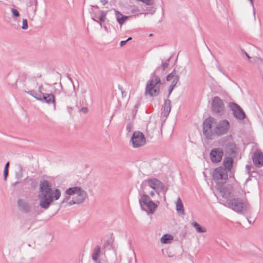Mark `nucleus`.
I'll use <instances>...</instances> for the list:
<instances>
[{"label":"nucleus","instance_id":"nucleus-31","mask_svg":"<svg viewBox=\"0 0 263 263\" xmlns=\"http://www.w3.org/2000/svg\"><path fill=\"white\" fill-rule=\"evenodd\" d=\"M28 26L27 24V20L26 19H23V25L22 26V28L23 30H26L27 29Z\"/></svg>","mask_w":263,"mask_h":263},{"label":"nucleus","instance_id":"nucleus-36","mask_svg":"<svg viewBox=\"0 0 263 263\" xmlns=\"http://www.w3.org/2000/svg\"><path fill=\"white\" fill-rule=\"evenodd\" d=\"M241 51L242 53H243L244 55H245L248 60H250L251 59V58L249 55V54L243 49H241Z\"/></svg>","mask_w":263,"mask_h":263},{"label":"nucleus","instance_id":"nucleus-19","mask_svg":"<svg viewBox=\"0 0 263 263\" xmlns=\"http://www.w3.org/2000/svg\"><path fill=\"white\" fill-rule=\"evenodd\" d=\"M115 15L118 23L120 25H123L125 21L128 18V16L123 15L118 10H115Z\"/></svg>","mask_w":263,"mask_h":263},{"label":"nucleus","instance_id":"nucleus-54","mask_svg":"<svg viewBox=\"0 0 263 263\" xmlns=\"http://www.w3.org/2000/svg\"><path fill=\"white\" fill-rule=\"evenodd\" d=\"M17 183H18V182H16L14 183V184H17Z\"/></svg>","mask_w":263,"mask_h":263},{"label":"nucleus","instance_id":"nucleus-50","mask_svg":"<svg viewBox=\"0 0 263 263\" xmlns=\"http://www.w3.org/2000/svg\"><path fill=\"white\" fill-rule=\"evenodd\" d=\"M252 6H253V0H249Z\"/></svg>","mask_w":263,"mask_h":263},{"label":"nucleus","instance_id":"nucleus-32","mask_svg":"<svg viewBox=\"0 0 263 263\" xmlns=\"http://www.w3.org/2000/svg\"><path fill=\"white\" fill-rule=\"evenodd\" d=\"M168 61L169 60H168L167 62L162 63V67L163 71L165 70L166 68H167L168 66Z\"/></svg>","mask_w":263,"mask_h":263},{"label":"nucleus","instance_id":"nucleus-47","mask_svg":"<svg viewBox=\"0 0 263 263\" xmlns=\"http://www.w3.org/2000/svg\"><path fill=\"white\" fill-rule=\"evenodd\" d=\"M251 167V166H249L248 165H246V168L248 170V171H250V168Z\"/></svg>","mask_w":263,"mask_h":263},{"label":"nucleus","instance_id":"nucleus-49","mask_svg":"<svg viewBox=\"0 0 263 263\" xmlns=\"http://www.w3.org/2000/svg\"><path fill=\"white\" fill-rule=\"evenodd\" d=\"M132 40V37H129L126 41H127V42L128 41H130Z\"/></svg>","mask_w":263,"mask_h":263},{"label":"nucleus","instance_id":"nucleus-27","mask_svg":"<svg viewBox=\"0 0 263 263\" xmlns=\"http://www.w3.org/2000/svg\"><path fill=\"white\" fill-rule=\"evenodd\" d=\"M155 128H156L155 124L153 122H149L147 125L146 130L147 133H152Z\"/></svg>","mask_w":263,"mask_h":263},{"label":"nucleus","instance_id":"nucleus-16","mask_svg":"<svg viewBox=\"0 0 263 263\" xmlns=\"http://www.w3.org/2000/svg\"><path fill=\"white\" fill-rule=\"evenodd\" d=\"M17 205L19 210L23 213H27L30 211V206L25 199H18Z\"/></svg>","mask_w":263,"mask_h":263},{"label":"nucleus","instance_id":"nucleus-34","mask_svg":"<svg viewBox=\"0 0 263 263\" xmlns=\"http://www.w3.org/2000/svg\"><path fill=\"white\" fill-rule=\"evenodd\" d=\"M69 196L70 195H67V196L64 197V198L63 199V200L62 202L63 203H64L65 202H67L68 203L69 202L68 201L70 200V196Z\"/></svg>","mask_w":263,"mask_h":263},{"label":"nucleus","instance_id":"nucleus-20","mask_svg":"<svg viewBox=\"0 0 263 263\" xmlns=\"http://www.w3.org/2000/svg\"><path fill=\"white\" fill-rule=\"evenodd\" d=\"M107 14V12L105 11H100V16L99 17V21L95 19V17L97 18V15L96 14H93V17L92 19L93 21L97 22L99 24L100 26L102 27V23H103L106 20V16Z\"/></svg>","mask_w":263,"mask_h":263},{"label":"nucleus","instance_id":"nucleus-7","mask_svg":"<svg viewBox=\"0 0 263 263\" xmlns=\"http://www.w3.org/2000/svg\"><path fill=\"white\" fill-rule=\"evenodd\" d=\"M134 148L142 147L146 143V139L143 134L139 131L134 132L130 140Z\"/></svg>","mask_w":263,"mask_h":263},{"label":"nucleus","instance_id":"nucleus-45","mask_svg":"<svg viewBox=\"0 0 263 263\" xmlns=\"http://www.w3.org/2000/svg\"><path fill=\"white\" fill-rule=\"evenodd\" d=\"M36 77L37 78H41L42 77V74L41 73H37L36 76Z\"/></svg>","mask_w":263,"mask_h":263},{"label":"nucleus","instance_id":"nucleus-15","mask_svg":"<svg viewBox=\"0 0 263 263\" xmlns=\"http://www.w3.org/2000/svg\"><path fill=\"white\" fill-rule=\"evenodd\" d=\"M146 183H147L151 188L157 192L159 189L162 187L163 186V183L156 178H153L148 179L147 180H145L141 184V186L144 185V184H146Z\"/></svg>","mask_w":263,"mask_h":263},{"label":"nucleus","instance_id":"nucleus-41","mask_svg":"<svg viewBox=\"0 0 263 263\" xmlns=\"http://www.w3.org/2000/svg\"><path fill=\"white\" fill-rule=\"evenodd\" d=\"M100 2L103 5H105L108 3V1L107 0H100Z\"/></svg>","mask_w":263,"mask_h":263},{"label":"nucleus","instance_id":"nucleus-26","mask_svg":"<svg viewBox=\"0 0 263 263\" xmlns=\"http://www.w3.org/2000/svg\"><path fill=\"white\" fill-rule=\"evenodd\" d=\"M191 224L196 229L197 232L198 233H204L206 232L205 228L201 227L199 223L195 221L192 222Z\"/></svg>","mask_w":263,"mask_h":263},{"label":"nucleus","instance_id":"nucleus-2","mask_svg":"<svg viewBox=\"0 0 263 263\" xmlns=\"http://www.w3.org/2000/svg\"><path fill=\"white\" fill-rule=\"evenodd\" d=\"M65 194L73 196L72 199L68 202V205L82 204L88 197L87 192L79 186H73L67 189L65 191Z\"/></svg>","mask_w":263,"mask_h":263},{"label":"nucleus","instance_id":"nucleus-38","mask_svg":"<svg viewBox=\"0 0 263 263\" xmlns=\"http://www.w3.org/2000/svg\"><path fill=\"white\" fill-rule=\"evenodd\" d=\"M174 87L173 86H170V87H169V89H168V97L170 96V95H171L172 90H173Z\"/></svg>","mask_w":263,"mask_h":263},{"label":"nucleus","instance_id":"nucleus-11","mask_svg":"<svg viewBox=\"0 0 263 263\" xmlns=\"http://www.w3.org/2000/svg\"><path fill=\"white\" fill-rule=\"evenodd\" d=\"M223 156V151L220 148H213L210 154L211 161L213 163H217L220 162Z\"/></svg>","mask_w":263,"mask_h":263},{"label":"nucleus","instance_id":"nucleus-23","mask_svg":"<svg viewBox=\"0 0 263 263\" xmlns=\"http://www.w3.org/2000/svg\"><path fill=\"white\" fill-rule=\"evenodd\" d=\"M223 165L228 171H231L233 163V160L231 157H226L223 162Z\"/></svg>","mask_w":263,"mask_h":263},{"label":"nucleus","instance_id":"nucleus-39","mask_svg":"<svg viewBox=\"0 0 263 263\" xmlns=\"http://www.w3.org/2000/svg\"><path fill=\"white\" fill-rule=\"evenodd\" d=\"M81 111L84 112V113H85V114H86L88 111V109H87V107H82L81 108Z\"/></svg>","mask_w":263,"mask_h":263},{"label":"nucleus","instance_id":"nucleus-46","mask_svg":"<svg viewBox=\"0 0 263 263\" xmlns=\"http://www.w3.org/2000/svg\"><path fill=\"white\" fill-rule=\"evenodd\" d=\"M149 194L152 196H154L155 195V192L154 191H151Z\"/></svg>","mask_w":263,"mask_h":263},{"label":"nucleus","instance_id":"nucleus-44","mask_svg":"<svg viewBox=\"0 0 263 263\" xmlns=\"http://www.w3.org/2000/svg\"><path fill=\"white\" fill-rule=\"evenodd\" d=\"M81 92H82V94H83V93H84L86 92H87V90H86V89L83 88V89H81Z\"/></svg>","mask_w":263,"mask_h":263},{"label":"nucleus","instance_id":"nucleus-42","mask_svg":"<svg viewBox=\"0 0 263 263\" xmlns=\"http://www.w3.org/2000/svg\"><path fill=\"white\" fill-rule=\"evenodd\" d=\"M9 166V162H8L6 164V165H5V166L4 170H8Z\"/></svg>","mask_w":263,"mask_h":263},{"label":"nucleus","instance_id":"nucleus-53","mask_svg":"<svg viewBox=\"0 0 263 263\" xmlns=\"http://www.w3.org/2000/svg\"><path fill=\"white\" fill-rule=\"evenodd\" d=\"M135 107L137 108V107H138V105H137V104H136V105H135Z\"/></svg>","mask_w":263,"mask_h":263},{"label":"nucleus","instance_id":"nucleus-14","mask_svg":"<svg viewBox=\"0 0 263 263\" xmlns=\"http://www.w3.org/2000/svg\"><path fill=\"white\" fill-rule=\"evenodd\" d=\"M252 160L255 166L260 167L263 166V154L260 150L257 149L254 152Z\"/></svg>","mask_w":263,"mask_h":263},{"label":"nucleus","instance_id":"nucleus-8","mask_svg":"<svg viewBox=\"0 0 263 263\" xmlns=\"http://www.w3.org/2000/svg\"><path fill=\"white\" fill-rule=\"evenodd\" d=\"M224 104L218 97H215L212 102V109L214 114L221 116L224 112Z\"/></svg>","mask_w":263,"mask_h":263},{"label":"nucleus","instance_id":"nucleus-5","mask_svg":"<svg viewBox=\"0 0 263 263\" xmlns=\"http://www.w3.org/2000/svg\"><path fill=\"white\" fill-rule=\"evenodd\" d=\"M216 121L213 117L206 118L203 122V133L208 139H213L216 136Z\"/></svg>","mask_w":263,"mask_h":263},{"label":"nucleus","instance_id":"nucleus-1","mask_svg":"<svg viewBox=\"0 0 263 263\" xmlns=\"http://www.w3.org/2000/svg\"><path fill=\"white\" fill-rule=\"evenodd\" d=\"M39 190L41 194L39 195V205L44 209H47L54 200H58L61 195L58 189L53 190L48 180L41 181L39 185Z\"/></svg>","mask_w":263,"mask_h":263},{"label":"nucleus","instance_id":"nucleus-17","mask_svg":"<svg viewBox=\"0 0 263 263\" xmlns=\"http://www.w3.org/2000/svg\"><path fill=\"white\" fill-rule=\"evenodd\" d=\"M171 101L168 99L164 100L163 110L161 112L162 115L164 117L167 118L171 111Z\"/></svg>","mask_w":263,"mask_h":263},{"label":"nucleus","instance_id":"nucleus-24","mask_svg":"<svg viewBox=\"0 0 263 263\" xmlns=\"http://www.w3.org/2000/svg\"><path fill=\"white\" fill-rule=\"evenodd\" d=\"M101 252L100 247L98 246H96L94 248L93 252L92 254V258L94 261L96 262H97L98 260V258L100 256Z\"/></svg>","mask_w":263,"mask_h":263},{"label":"nucleus","instance_id":"nucleus-25","mask_svg":"<svg viewBox=\"0 0 263 263\" xmlns=\"http://www.w3.org/2000/svg\"><path fill=\"white\" fill-rule=\"evenodd\" d=\"M173 237L172 235L169 234H165L162 236L161 238V242L162 243H169L172 240Z\"/></svg>","mask_w":263,"mask_h":263},{"label":"nucleus","instance_id":"nucleus-18","mask_svg":"<svg viewBox=\"0 0 263 263\" xmlns=\"http://www.w3.org/2000/svg\"><path fill=\"white\" fill-rule=\"evenodd\" d=\"M179 80V76L176 74V71L173 70L171 73H170L166 77V80L167 81H172L171 86L175 87L177 83L178 82Z\"/></svg>","mask_w":263,"mask_h":263},{"label":"nucleus","instance_id":"nucleus-21","mask_svg":"<svg viewBox=\"0 0 263 263\" xmlns=\"http://www.w3.org/2000/svg\"><path fill=\"white\" fill-rule=\"evenodd\" d=\"M224 147L226 152L228 154L231 155L235 153L236 146L233 142H229L227 143Z\"/></svg>","mask_w":263,"mask_h":263},{"label":"nucleus","instance_id":"nucleus-30","mask_svg":"<svg viewBox=\"0 0 263 263\" xmlns=\"http://www.w3.org/2000/svg\"><path fill=\"white\" fill-rule=\"evenodd\" d=\"M11 10L13 17H18L20 16V13L16 9L11 8Z\"/></svg>","mask_w":263,"mask_h":263},{"label":"nucleus","instance_id":"nucleus-22","mask_svg":"<svg viewBox=\"0 0 263 263\" xmlns=\"http://www.w3.org/2000/svg\"><path fill=\"white\" fill-rule=\"evenodd\" d=\"M176 211L177 213L181 215H184V211L183 209V203L180 198L179 197L177 199V201L176 203Z\"/></svg>","mask_w":263,"mask_h":263},{"label":"nucleus","instance_id":"nucleus-4","mask_svg":"<svg viewBox=\"0 0 263 263\" xmlns=\"http://www.w3.org/2000/svg\"><path fill=\"white\" fill-rule=\"evenodd\" d=\"M227 206L238 213L245 214L248 210L249 204L246 199L234 198L228 201Z\"/></svg>","mask_w":263,"mask_h":263},{"label":"nucleus","instance_id":"nucleus-3","mask_svg":"<svg viewBox=\"0 0 263 263\" xmlns=\"http://www.w3.org/2000/svg\"><path fill=\"white\" fill-rule=\"evenodd\" d=\"M157 70H156L151 76V78L146 84L145 95L149 97H156L160 92L161 82L160 78L156 76Z\"/></svg>","mask_w":263,"mask_h":263},{"label":"nucleus","instance_id":"nucleus-33","mask_svg":"<svg viewBox=\"0 0 263 263\" xmlns=\"http://www.w3.org/2000/svg\"><path fill=\"white\" fill-rule=\"evenodd\" d=\"M96 263H108L106 258H102L100 259Z\"/></svg>","mask_w":263,"mask_h":263},{"label":"nucleus","instance_id":"nucleus-13","mask_svg":"<svg viewBox=\"0 0 263 263\" xmlns=\"http://www.w3.org/2000/svg\"><path fill=\"white\" fill-rule=\"evenodd\" d=\"M213 178L214 180H226L228 179L227 172L221 167H217L214 171Z\"/></svg>","mask_w":263,"mask_h":263},{"label":"nucleus","instance_id":"nucleus-51","mask_svg":"<svg viewBox=\"0 0 263 263\" xmlns=\"http://www.w3.org/2000/svg\"><path fill=\"white\" fill-rule=\"evenodd\" d=\"M30 80H31V81H35V79L34 78H31L29 79Z\"/></svg>","mask_w":263,"mask_h":263},{"label":"nucleus","instance_id":"nucleus-37","mask_svg":"<svg viewBox=\"0 0 263 263\" xmlns=\"http://www.w3.org/2000/svg\"><path fill=\"white\" fill-rule=\"evenodd\" d=\"M132 128V125L131 124H128L126 126V129L128 132H130Z\"/></svg>","mask_w":263,"mask_h":263},{"label":"nucleus","instance_id":"nucleus-6","mask_svg":"<svg viewBox=\"0 0 263 263\" xmlns=\"http://www.w3.org/2000/svg\"><path fill=\"white\" fill-rule=\"evenodd\" d=\"M139 201L141 209L151 214L154 213L158 207L157 204H155L150 197L145 193L140 196Z\"/></svg>","mask_w":263,"mask_h":263},{"label":"nucleus","instance_id":"nucleus-29","mask_svg":"<svg viewBox=\"0 0 263 263\" xmlns=\"http://www.w3.org/2000/svg\"><path fill=\"white\" fill-rule=\"evenodd\" d=\"M25 92H26V93L30 95V96H32L33 97L35 98L36 100H37V97H40V93L39 94H37L33 90H29V91H25Z\"/></svg>","mask_w":263,"mask_h":263},{"label":"nucleus","instance_id":"nucleus-52","mask_svg":"<svg viewBox=\"0 0 263 263\" xmlns=\"http://www.w3.org/2000/svg\"><path fill=\"white\" fill-rule=\"evenodd\" d=\"M104 29L106 31L108 32V29H107V27L106 26L104 27Z\"/></svg>","mask_w":263,"mask_h":263},{"label":"nucleus","instance_id":"nucleus-35","mask_svg":"<svg viewBox=\"0 0 263 263\" xmlns=\"http://www.w3.org/2000/svg\"><path fill=\"white\" fill-rule=\"evenodd\" d=\"M8 175V170H4V180H6L7 179Z\"/></svg>","mask_w":263,"mask_h":263},{"label":"nucleus","instance_id":"nucleus-9","mask_svg":"<svg viewBox=\"0 0 263 263\" xmlns=\"http://www.w3.org/2000/svg\"><path fill=\"white\" fill-rule=\"evenodd\" d=\"M216 136H220L227 134L230 128V123L227 120H222L216 122Z\"/></svg>","mask_w":263,"mask_h":263},{"label":"nucleus","instance_id":"nucleus-43","mask_svg":"<svg viewBox=\"0 0 263 263\" xmlns=\"http://www.w3.org/2000/svg\"><path fill=\"white\" fill-rule=\"evenodd\" d=\"M43 89V86L42 85H40L39 87H38V91L40 92V93H41L42 92V89Z\"/></svg>","mask_w":263,"mask_h":263},{"label":"nucleus","instance_id":"nucleus-48","mask_svg":"<svg viewBox=\"0 0 263 263\" xmlns=\"http://www.w3.org/2000/svg\"><path fill=\"white\" fill-rule=\"evenodd\" d=\"M92 7H93V8H95V9H99V8L98 6H92Z\"/></svg>","mask_w":263,"mask_h":263},{"label":"nucleus","instance_id":"nucleus-10","mask_svg":"<svg viewBox=\"0 0 263 263\" xmlns=\"http://www.w3.org/2000/svg\"><path fill=\"white\" fill-rule=\"evenodd\" d=\"M229 107L233 111L234 116L238 120H243L246 118V115L242 108L234 102H230Z\"/></svg>","mask_w":263,"mask_h":263},{"label":"nucleus","instance_id":"nucleus-40","mask_svg":"<svg viewBox=\"0 0 263 263\" xmlns=\"http://www.w3.org/2000/svg\"><path fill=\"white\" fill-rule=\"evenodd\" d=\"M126 43H127V41H126V40L122 41L120 43V45L121 47H123L126 44Z\"/></svg>","mask_w":263,"mask_h":263},{"label":"nucleus","instance_id":"nucleus-28","mask_svg":"<svg viewBox=\"0 0 263 263\" xmlns=\"http://www.w3.org/2000/svg\"><path fill=\"white\" fill-rule=\"evenodd\" d=\"M15 177L17 179L23 177V169L21 165H19L18 170L15 173Z\"/></svg>","mask_w":263,"mask_h":263},{"label":"nucleus","instance_id":"nucleus-55","mask_svg":"<svg viewBox=\"0 0 263 263\" xmlns=\"http://www.w3.org/2000/svg\"><path fill=\"white\" fill-rule=\"evenodd\" d=\"M123 91H122V95H123Z\"/></svg>","mask_w":263,"mask_h":263},{"label":"nucleus","instance_id":"nucleus-12","mask_svg":"<svg viewBox=\"0 0 263 263\" xmlns=\"http://www.w3.org/2000/svg\"><path fill=\"white\" fill-rule=\"evenodd\" d=\"M37 100L48 104H52L53 105L54 109L55 108V97L52 93L41 92L40 93V97H37Z\"/></svg>","mask_w":263,"mask_h":263}]
</instances>
